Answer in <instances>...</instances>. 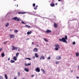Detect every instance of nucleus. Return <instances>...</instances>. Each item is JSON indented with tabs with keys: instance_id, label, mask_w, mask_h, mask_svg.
Here are the masks:
<instances>
[{
	"instance_id": "nucleus-13",
	"label": "nucleus",
	"mask_w": 79,
	"mask_h": 79,
	"mask_svg": "<svg viewBox=\"0 0 79 79\" xmlns=\"http://www.w3.org/2000/svg\"><path fill=\"white\" fill-rule=\"evenodd\" d=\"M1 56L2 57H4V56H5V53H4V52L1 53Z\"/></svg>"
},
{
	"instance_id": "nucleus-10",
	"label": "nucleus",
	"mask_w": 79,
	"mask_h": 79,
	"mask_svg": "<svg viewBox=\"0 0 79 79\" xmlns=\"http://www.w3.org/2000/svg\"><path fill=\"white\" fill-rule=\"evenodd\" d=\"M25 13H26V12H18V14L19 15H20L21 14H22L23 15L24 14H25Z\"/></svg>"
},
{
	"instance_id": "nucleus-14",
	"label": "nucleus",
	"mask_w": 79,
	"mask_h": 79,
	"mask_svg": "<svg viewBox=\"0 0 79 79\" xmlns=\"http://www.w3.org/2000/svg\"><path fill=\"white\" fill-rule=\"evenodd\" d=\"M35 56L36 58H38L39 57V56L38 55V54L37 53H35Z\"/></svg>"
},
{
	"instance_id": "nucleus-34",
	"label": "nucleus",
	"mask_w": 79,
	"mask_h": 79,
	"mask_svg": "<svg viewBox=\"0 0 79 79\" xmlns=\"http://www.w3.org/2000/svg\"><path fill=\"white\" fill-rule=\"evenodd\" d=\"M73 45H75L76 44V43H75V42H73Z\"/></svg>"
},
{
	"instance_id": "nucleus-48",
	"label": "nucleus",
	"mask_w": 79,
	"mask_h": 79,
	"mask_svg": "<svg viewBox=\"0 0 79 79\" xmlns=\"http://www.w3.org/2000/svg\"><path fill=\"white\" fill-rule=\"evenodd\" d=\"M61 1V0H58V2H60Z\"/></svg>"
},
{
	"instance_id": "nucleus-32",
	"label": "nucleus",
	"mask_w": 79,
	"mask_h": 79,
	"mask_svg": "<svg viewBox=\"0 0 79 79\" xmlns=\"http://www.w3.org/2000/svg\"><path fill=\"white\" fill-rule=\"evenodd\" d=\"M21 23H22V24H26V23H24V22L23 21L21 22Z\"/></svg>"
},
{
	"instance_id": "nucleus-24",
	"label": "nucleus",
	"mask_w": 79,
	"mask_h": 79,
	"mask_svg": "<svg viewBox=\"0 0 79 79\" xmlns=\"http://www.w3.org/2000/svg\"><path fill=\"white\" fill-rule=\"evenodd\" d=\"M76 56H79V53L78 52L76 53Z\"/></svg>"
},
{
	"instance_id": "nucleus-3",
	"label": "nucleus",
	"mask_w": 79,
	"mask_h": 79,
	"mask_svg": "<svg viewBox=\"0 0 79 79\" xmlns=\"http://www.w3.org/2000/svg\"><path fill=\"white\" fill-rule=\"evenodd\" d=\"M13 19H14V20H15V21H16V19L17 21H19V20L20 19H18V18L16 17H14L13 18Z\"/></svg>"
},
{
	"instance_id": "nucleus-8",
	"label": "nucleus",
	"mask_w": 79,
	"mask_h": 79,
	"mask_svg": "<svg viewBox=\"0 0 79 79\" xmlns=\"http://www.w3.org/2000/svg\"><path fill=\"white\" fill-rule=\"evenodd\" d=\"M56 59H57V60H60L61 59V57L59 56H56Z\"/></svg>"
},
{
	"instance_id": "nucleus-28",
	"label": "nucleus",
	"mask_w": 79,
	"mask_h": 79,
	"mask_svg": "<svg viewBox=\"0 0 79 79\" xmlns=\"http://www.w3.org/2000/svg\"><path fill=\"white\" fill-rule=\"evenodd\" d=\"M38 6L37 5L36 6V7L34 8V10H37V8Z\"/></svg>"
},
{
	"instance_id": "nucleus-55",
	"label": "nucleus",
	"mask_w": 79,
	"mask_h": 79,
	"mask_svg": "<svg viewBox=\"0 0 79 79\" xmlns=\"http://www.w3.org/2000/svg\"><path fill=\"white\" fill-rule=\"evenodd\" d=\"M23 79H24V78H23Z\"/></svg>"
},
{
	"instance_id": "nucleus-39",
	"label": "nucleus",
	"mask_w": 79,
	"mask_h": 79,
	"mask_svg": "<svg viewBox=\"0 0 79 79\" xmlns=\"http://www.w3.org/2000/svg\"><path fill=\"white\" fill-rule=\"evenodd\" d=\"M25 66H28L27 64H26V63H25Z\"/></svg>"
},
{
	"instance_id": "nucleus-19",
	"label": "nucleus",
	"mask_w": 79,
	"mask_h": 79,
	"mask_svg": "<svg viewBox=\"0 0 79 79\" xmlns=\"http://www.w3.org/2000/svg\"><path fill=\"white\" fill-rule=\"evenodd\" d=\"M9 25H10V23H7L6 24V27H8V26H9Z\"/></svg>"
},
{
	"instance_id": "nucleus-42",
	"label": "nucleus",
	"mask_w": 79,
	"mask_h": 79,
	"mask_svg": "<svg viewBox=\"0 0 79 79\" xmlns=\"http://www.w3.org/2000/svg\"><path fill=\"white\" fill-rule=\"evenodd\" d=\"M19 48L18 50V52H20V48Z\"/></svg>"
},
{
	"instance_id": "nucleus-50",
	"label": "nucleus",
	"mask_w": 79,
	"mask_h": 79,
	"mask_svg": "<svg viewBox=\"0 0 79 79\" xmlns=\"http://www.w3.org/2000/svg\"><path fill=\"white\" fill-rule=\"evenodd\" d=\"M36 47H39V44L37 45L36 46Z\"/></svg>"
},
{
	"instance_id": "nucleus-22",
	"label": "nucleus",
	"mask_w": 79,
	"mask_h": 79,
	"mask_svg": "<svg viewBox=\"0 0 79 79\" xmlns=\"http://www.w3.org/2000/svg\"><path fill=\"white\" fill-rule=\"evenodd\" d=\"M5 78L6 79H8V76H7V75L6 74L5 75Z\"/></svg>"
},
{
	"instance_id": "nucleus-1",
	"label": "nucleus",
	"mask_w": 79,
	"mask_h": 79,
	"mask_svg": "<svg viewBox=\"0 0 79 79\" xmlns=\"http://www.w3.org/2000/svg\"><path fill=\"white\" fill-rule=\"evenodd\" d=\"M68 39V37H67V35H65L64 37H63L62 39H59V41L60 42H65L66 44L68 43V42L66 41V40Z\"/></svg>"
},
{
	"instance_id": "nucleus-11",
	"label": "nucleus",
	"mask_w": 79,
	"mask_h": 79,
	"mask_svg": "<svg viewBox=\"0 0 79 79\" xmlns=\"http://www.w3.org/2000/svg\"><path fill=\"white\" fill-rule=\"evenodd\" d=\"M12 50H15L16 49V47H15L13 45L12 46Z\"/></svg>"
},
{
	"instance_id": "nucleus-47",
	"label": "nucleus",
	"mask_w": 79,
	"mask_h": 79,
	"mask_svg": "<svg viewBox=\"0 0 79 79\" xmlns=\"http://www.w3.org/2000/svg\"><path fill=\"white\" fill-rule=\"evenodd\" d=\"M16 78H17V77H15L14 78V79H16Z\"/></svg>"
},
{
	"instance_id": "nucleus-21",
	"label": "nucleus",
	"mask_w": 79,
	"mask_h": 79,
	"mask_svg": "<svg viewBox=\"0 0 79 79\" xmlns=\"http://www.w3.org/2000/svg\"><path fill=\"white\" fill-rule=\"evenodd\" d=\"M10 62L11 63H15V61L12 60H10Z\"/></svg>"
},
{
	"instance_id": "nucleus-12",
	"label": "nucleus",
	"mask_w": 79,
	"mask_h": 79,
	"mask_svg": "<svg viewBox=\"0 0 79 79\" xmlns=\"http://www.w3.org/2000/svg\"><path fill=\"white\" fill-rule=\"evenodd\" d=\"M42 59H43V60H45V57L44 56H42L40 58V60H41Z\"/></svg>"
},
{
	"instance_id": "nucleus-5",
	"label": "nucleus",
	"mask_w": 79,
	"mask_h": 79,
	"mask_svg": "<svg viewBox=\"0 0 79 79\" xmlns=\"http://www.w3.org/2000/svg\"><path fill=\"white\" fill-rule=\"evenodd\" d=\"M35 71H36V72L39 73V72H40V68H36V69H35Z\"/></svg>"
},
{
	"instance_id": "nucleus-56",
	"label": "nucleus",
	"mask_w": 79,
	"mask_h": 79,
	"mask_svg": "<svg viewBox=\"0 0 79 79\" xmlns=\"http://www.w3.org/2000/svg\"><path fill=\"white\" fill-rule=\"evenodd\" d=\"M15 0V1H16V0Z\"/></svg>"
},
{
	"instance_id": "nucleus-27",
	"label": "nucleus",
	"mask_w": 79,
	"mask_h": 79,
	"mask_svg": "<svg viewBox=\"0 0 79 79\" xmlns=\"http://www.w3.org/2000/svg\"><path fill=\"white\" fill-rule=\"evenodd\" d=\"M44 39L45 42H48V41L47 40V39H45V38H44Z\"/></svg>"
},
{
	"instance_id": "nucleus-35",
	"label": "nucleus",
	"mask_w": 79,
	"mask_h": 79,
	"mask_svg": "<svg viewBox=\"0 0 79 79\" xmlns=\"http://www.w3.org/2000/svg\"><path fill=\"white\" fill-rule=\"evenodd\" d=\"M18 76H20V73H19V72H18Z\"/></svg>"
},
{
	"instance_id": "nucleus-43",
	"label": "nucleus",
	"mask_w": 79,
	"mask_h": 79,
	"mask_svg": "<svg viewBox=\"0 0 79 79\" xmlns=\"http://www.w3.org/2000/svg\"><path fill=\"white\" fill-rule=\"evenodd\" d=\"M50 59V57H48V58L47 59L48 60H49V59Z\"/></svg>"
},
{
	"instance_id": "nucleus-16",
	"label": "nucleus",
	"mask_w": 79,
	"mask_h": 79,
	"mask_svg": "<svg viewBox=\"0 0 79 79\" xmlns=\"http://www.w3.org/2000/svg\"><path fill=\"white\" fill-rule=\"evenodd\" d=\"M50 5L51 6H52V7H53V6H55V4L51 3V4H50Z\"/></svg>"
},
{
	"instance_id": "nucleus-52",
	"label": "nucleus",
	"mask_w": 79,
	"mask_h": 79,
	"mask_svg": "<svg viewBox=\"0 0 79 79\" xmlns=\"http://www.w3.org/2000/svg\"><path fill=\"white\" fill-rule=\"evenodd\" d=\"M10 60V58H9L8 59V60Z\"/></svg>"
},
{
	"instance_id": "nucleus-20",
	"label": "nucleus",
	"mask_w": 79,
	"mask_h": 79,
	"mask_svg": "<svg viewBox=\"0 0 79 79\" xmlns=\"http://www.w3.org/2000/svg\"><path fill=\"white\" fill-rule=\"evenodd\" d=\"M26 27H28V28H30L31 27V26H28L27 25H26L25 26Z\"/></svg>"
},
{
	"instance_id": "nucleus-46",
	"label": "nucleus",
	"mask_w": 79,
	"mask_h": 79,
	"mask_svg": "<svg viewBox=\"0 0 79 79\" xmlns=\"http://www.w3.org/2000/svg\"><path fill=\"white\" fill-rule=\"evenodd\" d=\"M32 45H34V42H32Z\"/></svg>"
},
{
	"instance_id": "nucleus-41",
	"label": "nucleus",
	"mask_w": 79,
	"mask_h": 79,
	"mask_svg": "<svg viewBox=\"0 0 79 79\" xmlns=\"http://www.w3.org/2000/svg\"><path fill=\"white\" fill-rule=\"evenodd\" d=\"M34 76V75H32L31 76V77H33Z\"/></svg>"
},
{
	"instance_id": "nucleus-6",
	"label": "nucleus",
	"mask_w": 79,
	"mask_h": 79,
	"mask_svg": "<svg viewBox=\"0 0 79 79\" xmlns=\"http://www.w3.org/2000/svg\"><path fill=\"white\" fill-rule=\"evenodd\" d=\"M32 33V31H28L27 32V35H29L30 34H31Z\"/></svg>"
},
{
	"instance_id": "nucleus-33",
	"label": "nucleus",
	"mask_w": 79,
	"mask_h": 79,
	"mask_svg": "<svg viewBox=\"0 0 79 79\" xmlns=\"http://www.w3.org/2000/svg\"><path fill=\"white\" fill-rule=\"evenodd\" d=\"M0 79H3V77L2 76H0Z\"/></svg>"
},
{
	"instance_id": "nucleus-18",
	"label": "nucleus",
	"mask_w": 79,
	"mask_h": 79,
	"mask_svg": "<svg viewBox=\"0 0 79 79\" xmlns=\"http://www.w3.org/2000/svg\"><path fill=\"white\" fill-rule=\"evenodd\" d=\"M54 27H57V24L56 23H54Z\"/></svg>"
},
{
	"instance_id": "nucleus-54",
	"label": "nucleus",
	"mask_w": 79,
	"mask_h": 79,
	"mask_svg": "<svg viewBox=\"0 0 79 79\" xmlns=\"http://www.w3.org/2000/svg\"><path fill=\"white\" fill-rule=\"evenodd\" d=\"M17 6H18V4L17 5Z\"/></svg>"
},
{
	"instance_id": "nucleus-31",
	"label": "nucleus",
	"mask_w": 79,
	"mask_h": 79,
	"mask_svg": "<svg viewBox=\"0 0 79 79\" xmlns=\"http://www.w3.org/2000/svg\"><path fill=\"white\" fill-rule=\"evenodd\" d=\"M33 6H35V4L33 3Z\"/></svg>"
},
{
	"instance_id": "nucleus-26",
	"label": "nucleus",
	"mask_w": 79,
	"mask_h": 79,
	"mask_svg": "<svg viewBox=\"0 0 79 79\" xmlns=\"http://www.w3.org/2000/svg\"><path fill=\"white\" fill-rule=\"evenodd\" d=\"M31 60V59H30V58H26L25 59V60Z\"/></svg>"
},
{
	"instance_id": "nucleus-7",
	"label": "nucleus",
	"mask_w": 79,
	"mask_h": 79,
	"mask_svg": "<svg viewBox=\"0 0 79 79\" xmlns=\"http://www.w3.org/2000/svg\"><path fill=\"white\" fill-rule=\"evenodd\" d=\"M52 32V31H51L50 30H47L46 31V33H50V32Z\"/></svg>"
},
{
	"instance_id": "nucleus-40",
	"label": "nucleus",
	"mask_w": 79,
	"mask_h": 79,
	"mask_svg": "<svg viewBox=\"0 0 79 79\" xmlns=\"http://www.w3.org/2000/svg\"><path fill=\"white\" fill-rule=\"evenodd\" d=\"M28 66H30L31 65V63H28L27 64Z\"/></svg>"
},
{
	"instance_id": "nucleus-15",
	"label": "nucleus",
	"mask_w": 79,
	"mask_h": 79,
	"mask_svg": "<svg viewBox=\"0 0 79 79\" xmlns=\"http://www.w3.org/2000/svg\"><path fill=\"white\" fill-rule=\"evenodd\" d=\"M13 59L14 61H16L17 60V59L16 58V56H14L13 57Z\"/></svg>"
},
{
	"instance_id": "nucleus-51",
	"label": "nucleus",
	"mask_w": 79,
	"mask_h": 79,
	"mask_svg": "<svg viewBox=\"0 0 79 79\" xmlns=\"http://www.w3.org/2000/svg\"><path fill=\"white\" fill-rule=\"evenodd\" d=\"M71 73H73V70H72V71H71Z\"/></svg>"
},
{
	"instance_id": "nucleus-37",
	"label": "nucleus",
	"mask_w": 79,
	"mask_h": 79,
	"mask_svg": "<svg viewBox=\"0 0 79 79\" xmlns=\"http://www.w3.org/2000/svg\"><path fill=\"white\" fill-rule=\"evenodd\" d=\"M18 48H19V47H15V49H16V50H17V49H18Z\"/></svg>"
},
{
	"instance_id": "nucleus-2",
	"label": "nucleus",
	"mask_w": 79,
	"mask_h": 79,
	"mask_svg": "<svg viewBox=\"0 0 79 79\" xmlns=\"http://www.w3.org/2000/svg\"><path fill=\"white\" fill-rule=\"evenodd\" d=\"M54 47H55V50L58 51V50L60 48V47L58 44H55V45Z\"/></svg>"
},
{
	"instance_id": "nucleus-4",
	"label": "nucleus",
	"mask_w": 79,
	"mask_h": 79,
	"mask_svg": "<svg viewBox=\"0 0 79 79\" xmlns=\"http://www.w3.org/2000/svg\"><path fill=\"white\" fill-rule=\"evenodd\" d=\"M15 36L14 35H13L12 34H10V38H11V39H13V38H15Z\"/></svg>"
},
{
	"instance_id": "nucleus-23",
	"label": "nucleus",
	"mask_w": 79,
	"mask_h": 79,
	"mask_svg": "<svg viewBox=\"0 0 79 79\" xmlns=\"http://www.w3.org/2000/svg\"><path fill=\"white\" fill-rule=\"evenodd\" d=\"M18 55H19V53L17 52L16 54V57L17 58L18 57Z\"/></svg>"
},
{
	"instance_id": "nucleus-36",
	"label": "nucleus",
	"mask_w": 79,
	"mask_h": 79,
	"mask_svg": "<svg viewBox=\"0 0 79 79\" xmlns=\"http://www.w3.org/2000/svg\"><path fill=\"white\" fill-rule=\"evenodd\" d=\"M7 42V41H6L5 42H4V44H6Z\"/></svg>"
},
{
	"instance_id": "nucleus-49",
	"label": "nucleus",
	"mask_w": 79,
	"mask_h": 79,
	"mask_svg": "<svg viewBox=\"0 0 79 79\" xmlns=\"http://www.w3.org/2000/svg\"><path fill=\"white\" fill-rule=\"evenodd\" d=\"M55 5H58V4L57 3H56Z\"/></svg>"
},
{
	"instance_id": "nucleus-44",
	"label": "nucleus",
	"mask_w": 79,
	"mask_h": 79,
	"mask_svg": "<svg viewBox=\"0 0 79 79\" xmlns=\"http://www.w3.org/2000/svg\"><path fill=\"white\" fill-rule=\"evenodd\" d=\"M29 39H30V38H28L26 39V40H28Z\"/></svg>"
},
{
	"instance_id": "nucleus-17",
	"label": "nucleus",
	"mask_w": 79,
	"mask_h": 79,
	"mask_svg": "<svg viewBox=\"0 0 79 79\" xmlns=\"http://www.w3.org/2000/svg\"><path fill=\"white\" fill-rule=\"evenodd\" d=\"M24 70L27 72H29V69H27V68H25Z\"/></svg>"
},
{
	"instance_id": "nucleus-45",
	"label": "nucleus",
	"mask_w": 79,
	"mask_h": 79,
	"mask_svg": "<svg viewBox=\"0 0 79 79\" xmlns=\"http://www.w3.org/2000/svg\"><path fill=\"white\" fill-rule=\"evenodd\" d=\"M76 78H77V79H79V77H78V76H77Z\"/></svg>"
},
{
	"instance_id": "nucleus-38",
	"label": "nucleus",
	"mask_w": 79,
	"mask_h": 79,
	"mask_svg": "<svg viewBox=\"0 0 79 79\" xmlns=\"http://www.w3.org/2000/svg\"><path fill=\"white\" fill-rule=\"evenodd\" d=\"M2 50H3V48H1L0 49V52H1V51H2Z\"/></svg>"
},
{
	"instance_id": "nucleus-25",
	"label": "nucleus",
	"mask_w": 79,
	"mask_h": 79,
	"mask_svg": "<svg viewBox=\"0 0 79 79\" xmlns=\"http://www.w3.org/2000/svg\"><path fill=\"white\" fill-rule=\"evenodd\" d=\"M41 71L43 72V73L44 74H45V70H44V69H41Z\"/></svg>"
},
{
	"instance_id": "nucleus-29",
	"label": "nucleus",
	"mask_w": 79,
	"mask_h": 79,
	"mask_svg": "<svg viewBox=\"0 0 79 79\" xmlns=\"http://www.w3.org/2000/svg\"><path fill=\"white\" fill-rule=\"evenodd\" d=\"M60 63V61H56V64H58V63Z\"/></svg>"
},
{
	"instance_id": "nucleus-9",
	"label": "nucleus",
	"mask_w": 79,
	"mask_h": 79,
	"mask_svg": "<svg viewBox=\"0 0 79 79\" xmlns=\"http://www.w3.org/2000/svg\"><path fill=\"white\" fill-rule=\"evenodd\" d=\"M33 51L35 52H38V49L36 48H34Z\"/></svg>"
},
{
	"instance_id": "nucleus-53",
	"label": "nucleus",
	"mask_w": 79,
	"mask_h": 79,
	"mask_svg": "<svg viewBox=\"0 0 79 79\" xmlns=\"http://www.w3.org/2000/svg\"><path fill=\"white\" fill-rule=\"evenodd\" d=\"M11 31H12V30H11V29H10V32H11Z\"/></svg>"
},
{
	"instance_id": "nucleus-30",
	"label": "nucleus",
	"mask_w": 79,
	"mask_h": 79,
	"mask_svg": "<svg viewBox=\"0 0 79 79\" xmlns=\"http://www.w3.org/2000/svg\"><path fill=\"white\" fill-rule=\"evenodd\" d=\"M14 32H18V31L17 30H16L14 31Z\"/></svg>"
}]
</instances>
